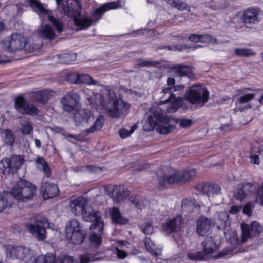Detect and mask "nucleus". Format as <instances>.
Returning a JSON list of instances; mask_svg holds the SVG:
<instances>
[{"mask_svg": "<svg viewBox=\"0 0 263 263\" xmlns=\"http://www.w3.org/2000/svg\"><path fill=\"white\" fill-rule=\"evenodd\" d=\"M55 59H59L60 63L68 64L76 59V55L65 54L64 55H58L54 57Z\"/></svg>", "mask_w": 263, "mask_h": 263, "instance_id": "nucleus-42", "label": "nucleus"}, {"mask_svg": "<svg viewBox=\"0 0 263 263\" xmlns=\"http://www.w3.org/2000/svg\"><path fill=\"white\" fill-rule=\"evenodd\" d=\"M235 55L238 57H248L250 56H254L256 53L250 48H236L234 50Z\"/></svg>", "mask_w": 263, "mask_h": 263, "instance_id": "nucleus-37", "label": "nucleus"}, {"mask_svg": "<svg viewBox=\"0 0 263 263\" xmlns=\"http://www.w3.org/2000/svg\"><path fill=\"white\" fill-rule=\"evenodd\" d=\"M87 101L92 107L106 111L111 117L118 118L124 115L129 106L117 97L108 86H104L102 93H93Z\"/></svg>", "mask_w": 263, "mask_h": 263, "instance_id": "nucleus-3", "label": "nucleus"}, {"mask_svg": "<svg viewBox=\"0 0 263 263\" xmlns=\"http://www.w3.org/2000/svg\"><path fill=\"white\" fill-rule=\"evenodd\" d=\"M251 162L252 163L255 164H258L259 163V159L258 155H253L250 157Z\"/></svg>", "mask_w": 263, "mask_h": 263, "instance_id": "nucleus-61", "label": "nucleus"}, {"mask_svg": "<svg viewBox=\"0 0 263 263\" xmlns=\"http://www.w3.org/2000/svg\"><path fill=\"white\" fill-rule=\"evenodd\" d=\"M87 202L86 198L79 197L69 201V208L75 215L81 214L84 220L94 222L90 227L89 240L93 246L99 247L102 242L101 235L103 233L104 223L100 212L87 205Z\"/></svg>", "mask_w": 263, "mask_h": 263, "instance_id": "nucleus-2", "label": "nucleus"}, {"mask_svg": "<svg viewBox=\"0 0 263 263\" xmlns=\"http://www.w3.org/2000/svg\"><path fill=\"white\" fill-rule=\"evenodd\" d=\"M199 37L200 35L196 34H192L189 37V39L192 41L194 42H199Z\"/></svg>", "mask_w": 263, "mask_h": 263, "instance_id": "nucleus-60", "label": "nucleus"}, {"mask_svg": "<svg viewBox=\"0 0 263 263\" xmlns=\"http://www.w3.org/2000/svg\"><path fill=\"white\" fill-rule=\"evenodd\" d=\"M53 92L50 90H41L34 92L33 97L36 102L44 103L53 96Z\"/></svg>", "mask_w": 263, "mask_h": 263, "instance_id": "nucleus-29", "label": "nucleus"}, {"mask_svg": "<svg viewBox=\"0 0 263 263\" xmlns=\"http://www.w3.org/2000/svg\"><path fill=\"white\" fill-rule=\"evenodd\" d=\"M21 132L23 135H29L33 131V127L28 120H23L21 123Z\"/></svg>", "mask_w": 263, "mask_h": 263, "instance_id": "nucleus-40", "label": "nucleus"}, {"mask_svg": "<svg viewBox=\"0 0 263 263\" xmlns=\"http://www.w3.org/2000/svg\"><path fill=\"white\" fill-rule=\"evenodd\" d=\"M37 254L35 253V259L33 263H54L55 261V256L51 255H39L36 257Z\"/></svg>", "mask_w": 263, "mask_h": 263, "instance_id": "nucleus-34", "label": "nucleus"}, {"mask_svg": "<svg viewBox=\"0 0 263 263\" xmlns=\"http://www.w3.org/2000/svg\"><path fill=\"white\" fill-rule=\"evenodd\" d=\"M131 130H132V129H130V130H127L125 128H122L119 131V134H120V137L122 138H126L128 137L130 135Z\"/></svg>", "mask_w": 263, "mask_h": 263, "instance_id": "nucleus-57", "label": "nucleus"}, {"mask_svg": "<svg viewBox=\"0 0 263 263\" xmlns=\"http://www.w3.org/2000/svg\"><path fill=\"white\" fill-rule=\"evenodd\" d=\"M168 4L172 7L180 10L190 9V7L183 1L181 0H164Z\"/></svg>", "mask_w": 263, "mask_h": 263, "instance_id": "nucleus-33", "label": "nucleus"}, {"mask_svg": "<svg viewBox=\"0 0 263 263\" xmlns=\"http://www.w3.org/2000/svg\"><path fill=\"white\" fill-rule=\"evenodd\" d=\"M183 219L180 215H177L162 224V229L167 234L178 231L183 223Z\"/></svg>", "mask_w": 263, "mask_h": 263, "instance_id": "nucleus-19", "label": "nucleus"}, {"mask_svg": "<svg viewBox=\"0 0 263 263\" xmlns=\"http://www.w3.org/2000/svg\"><path fill=\"white\" fill-rule=\"evenodd\" d=\"M196 173V171L194 168L180 172L174 171L159 176L158 181L159 185L165 188L173 183L182 184L189 182L194 178Z\"/></svg>", "mask_w": 263, "mask_h": 263, "instance_id": "nucleus-5", "label": "nucleus"}, {"mask_svg": "<svg viewBox=\"0 0 263 263\" xmlns=\"http://www.w3.org/2000/svg\"><path fill=\"white\" fill-rule=\"evenodd\" d=\"M79 74L77 73H72L67 75L66 80L73 84H79Z\"/></svg>", "mask_w": 263, "mask_h": 263, "instance_id": "nucleus-48", "label": "nucleus"}, {"mask_svg": "<svg viewBox=\"0 0 263 263\" xmlns=\"http://www.w3.org/2000/svg\"><path fill=\"white\" fill-rule=\"evenodd\" d=\"M98 259L96 255L85 253L80 256L79 260L77 262H75L71 257L64 256L55 260V263H90Z\"/></svg>", "mask_w": 263, "mask_h": 263, "instance_id": "nucleus-21", "label": "nucleus"}, {"mask_svg": "<svg viewBox=\"0 0 263 263\" xmlns=\"http://www.w3.org/2000/svg\"><path fill=\"white\" fill-rule=\"evenodd\" d=\"M175 128V126L173 125H158L157 127V132L161 134H167L173 132Z\"/></svg>", "mask_w": 263, "mask_h": 263, "instance_id": "nucleus-43", "label": "nucleus"}, {"mask_svg": "<svg viewBox=\"0 0 263 263\" xmlns=\"http://www.w3.org/2000/svg\"><path fill=\"white\" fill-rule=\"evenodd\" d=\"M38 36L43 39L52 40L55 37L54 29L48 24H41L37 30Z\"/></svg>", "mask_w": 263, "mask_h": 263, "instance_id": "nucleus-26", "label": "nucleus"}, {"mask_svg": "<svg viewBox=\"0 0 263 263\" xmlns=\"http://www.w3.org/2000/svg\"><path fill=\"white\" fill-rule=\"evenodd\" d=\"M241 209V207L240 206L238 205H233L231 208L229 213L231 214H235L238 213Z\"/></svg>", "mask_w": 263, "mask_h": 263, "instance_id": "nucleus-58", "label": "nucleus"}, {"mask_svg": "<svg viewBox=\"0 0 263 263\" xmlns=\"http://www.w3.org/2000/svg\"><path fill=\"white\" fill-rule=\"evenodd\" d=\"M182 99L180 98H176L174 94H171L169 97L164 100L160 101L161 104L171 103L170 110L172 112H175L179 108Z\"/></svg>", "mask_w": 263, "mask_h": 263, "instance_id": "nucleus-27", "label": "nucleus"}, {"mask_svg": "<svg viewBox=\"0 0 263 263\" xmlns=\"http://www.w3.org/2000/svg\"><path fill=\"white\" fill-rule=\"evenodd\" d=\"M253 205L251 202H248L245 204L243 209V213L248 215H251L252 212Z\"/></svg>", "mask_w": 263, "mask_h": 263, "instance_id": "nucleus-54", "label": "nucleus"}, {"mask_svg": "<svg viewBox=\"0 0 263 263\" xmlns=\"http://www.w3.org/2000/svg\"><path fill=\"white\" fill-rule=\"evenodd\" d=\"M13 203V200L9 192L0 194V212L5 208L10 207Z\"/></svg>", "mask_w": 263, "mask_h": 263, "instance_id": "nucleus-28", "label": "nucleus"}, {"mask_svg": "<svg viewBox=\"0 0 263 263\" xmlns=\"http://www.w3.org/2000/svg\"><path fill=\"white\" fill-rule=\"evenodd\" d=\"M235 196L236 199L241 200L247 196V195L244 192L243 189L241 188L237 190Z\"/></svg>", "mask_w": 263, "mask_h": 263, "instance_id": "nucleus-56", "label": "nucleus"}, {"mask_svg": "<svg viewBox=\"0 0 263 263\" xmlns=\"http://www.w3.org/2000/svg\"><path fill=\"white\" fill-rule=\"evenodd\" d=\"M58 6L62 4L64 12L72 18L77 30H85L95 25L107 11L117 9L122 7L121 2H112L105 3L100 8L96 9L91 15L83 13L78 0H55Z\"/></svg>", "mask_w": 263, "mask_h": 263, "instance_id": "nucleus-1", "label": "nucleus"}, {"mask_svg": "<svg viewBox=\"0 0 263 263\" xmlns=\"http://www.w3.org/2000/svg\"><path fill=\"white\" fill-rule=\"evenodd\" d=\"M211 227V221L205 216H201L196 222V232L200 236H204Z\"/></svg>", "mask_w": 263, "mask_h": 263, "instance_id": "nucleus-25", "label": "nucleus"}, {"mask_svg": "<svg viewBox=\"0 0 263 263\" xmlns=\"http://www.w3.org/2000/svg\"><path fill=\"white\" fill-rule=\"evenodd\" d=\"M196 202L194 200L192 199H183L182 201L181 209L183 212L186 213H192L194 209L198 207L196 205Z\"/></svg>", "mask_w": 263, "mask_h": 263, "instance_id": "nucleus-32", "label": "nucleus"}, {"mask_svg": "<svg viewBox=\"0 0 263 263\" xmlns=\"http://www.w3.org/2000/svg\"><path fill=\"white\" fill-rule=\"evenodd\" d=\"M65 235L68 241L74 245H79L83 242L86 233L81 228L80 222L76 219H72L66 226Z\"/></svg>", "mask_w": 263, "mask_h": 263, "instance_id": "nucleus-10", "label": "nucleus"}, {"mask_svg": "<svg viewBox=\"0 0 263 263\" xmlns=\"http://www.w3.org/2000/svg\"><path fill=\"white\" fill-rule=\"evenodd\" d=\"M162 92L164 95L169 94L170 96L171 94H173V88L172 87H167L166 88H164L162 89Z\"/></svg>", "mask_w": 263, "mask_h": 263, "instance_id": "nucleus-62", "label": "nucleus"}, {"mask_svg": "<svg viewBox=\"0 0 263 263\" xmlns=\"http://www.w3.org/2000/svg\"><path fill=\"white\" fill-rule=\"evenodd\" d=\"M209 39H210V35L209 34L200 35L199 42L209 43Z\"/></svg>", "mask_w": 263, "mask_h": 263, "instance_id": "nucleus-59", "label": "nucleus"}, {"mask_svg": "<svg viewBox=\"0 0 263 263\" xmlns=\"http://www.w3.org/2000/svg\"><path fill=\"white\" fill-rule=\"evenodd\" d=\"M41 192L44 199L53 198L58 195L59 190L54 183L43 182L41 186Z\"/></svg>", "mask_w": 263, "mask_h": 263, "instance_id": "nucleus-22", "label": "nucleus"}, {"mask_svg": "<svg viewBox=\"0 0 263 263\" xmlns=\"http://www.w3.org/2000/svg\"><path fill=\"white\" fill-rule=\"evenodd\" d=\"M26 43L23 36L20 34L13 33L1 43V47L4 51L13 52L23 49Z\"/></svg>", "mask_w": 263, "mask_h": 263, "instance_id": "nucleus-13", "label": "nucleus"}, {"mask_svg": "<svg viewBox=\"0 0 263 263\" xmlns=\"http://www.w3.org/2000/svg\"><path fill=\"white\" fill-rule=\"evenodd\" d=\"M79 84H85L88 85H100L99 83L93 80L92 77L87 74H79Z\"/></svg>", "mask_w": 263, "mask_h": 263, "instance_id": "nucleus-35", "label": "nucleus"}, {"mask_svg": "<svg viewBox=\"0 0 263 263\" xmlns=\"http://www.w3.org/2000/svg\"><path fill=\"white\" fill-rule=\"evenodd\" d=\"M105 216L111 217L114 223L125 224L127 222V219L122 217L118 208L112 207L106 209L105 210Z\"/></svg>", "mask_w": 263, "mask_h": 263, "instance_id": "nucleus-24", "label": "nucleus"}, {"mask_svg": "<svg viewBox=\"0 0 263 263\" xmlns=\"http://www.w3.org/2000/svg\"><path fill=\"white\" fill-rule=\"evenodd\" d=\"M255 201L263 206V183L258 187Z\"/></svg>", "mask_w": 263, "mask_h": 263, "instance_id": "nucleus-45", "label": "nucleus"}, {"mask_svg": "<svg viewBox=\"0 0 263 263\" xmlns=\"http://www.w3.org/2000/svg\"><path fill=\"white\" fill-rule=\"evenodd\" d=\"M190 47L186 45H182V46H179V45H175L174 47H171L168 46H161L158 47L159 49H165L168 50H178L179 51H182L186 49L189 48Z\"/></svg>", "mask_w": 263, "mask_h": 263, "instance_id": "nucleus-46", "label": "nucleus"}, {"mask_svg": "<svg viewBox=\"0 0 263 263\" xmlns=\"http://www.w3.org/2000/svg\"><path fill=\"white\" fill-rule=\"evenodd\" d=\"M6 255L12 259H18L25 263H33L35 259V252L29 248L22 246L6 247Z\"/></svg>", "mask_w": 263, "mask_h": 263, "instance_id": "nucleus-9", "label": "nucleus"}, {"mask_svg": "<svg viewBox=\"0 0 263 263\" xmlns=\"http://www.w3.org/2000/svg\"><path fill=\"white\" fill-rule=\"evenodd\" d=\"M27 231L39 240H44L46 237V229L49 228V223L46 218L36 219L33 223H27Z\"/></svg>", "mask_w": 263, "mask_h": 263, "instance_id": "nucleus-12", "label": "nucleus"}, {"mask_svg": "<svg viewBox=\"0 0 263 263\" xmlns=\"http://www.w3.org/2000/svg\"><path fill=\"white\" fill-rule=\"evenodd\" d=\"M196 189L202 194H206L209 197H213L220 193V187L217 184L204 183L199 184Z\"/></svg>", "mask_w": 263, "mask_h": 263, "instance_id": "nucleus-23", "label": "nucleus"}, {"mask_svg": "<svg viewBox=\"0 0 263 263\" xmlns=\"http://www.w3.org/2000/svg\"><path fill=\"white\" fill-rule=\"evenodd\" d=\"M242 231L240 242H246L248 239L258 236L262 232L261 226L256 221L251 222L250 224L242 223L241 224Z\"/></svg>", "mask_w": 263, "mask_h": 263, "instance_id": "nucleus-16", "label": "nucleus"}, {"mask_svg": "<svg viewBox=\"0 0 263 263\" xmlns=\"http://www.w3.org/2000/svg\"><path fill=\"white\" fill-rule=\"evenodd\" d=\"M36 187L31 183L22 179L13 185L10 194L13 200L24 201L33 197L36 193Z\"/></svg>", "mask_w": 263, "mask_h": 263, "instance_id": "nucleus-6", "label": "nucleus"}, {"mask_svg": "<svg viewBox=\"0 0 263 263\" xmlns=\"http://www.w3.org/2000/svg\"><path fill=\"white\" fill-rule=\"evenodd\" d=\"M73 118L77 125L85 126L93 119V115L89 109H76Z\"/></svg>", "mask_w": 263, "mask_h": 263, "instance_id": "nucleus-20", "label": "nucleus"}, {"mask_svg": "<svg viewBox=\"0 0 263 263\" xmlns=\"http://www.w3.org/2000/svg\"><path fill=\"white\" fill-rule=\"evenodd\" d=\"M254 97V93H247L240 97L238 100V102L241 104L246 103L253 99Z\"/></svg>", "mask_w": 263, "mask_h": 263, "instance_id": "nucleus-47", "label": "nucleus"}, {"mask_svg": "<svg viewBox=\"0 0 263 263\" xmlns=\"http://www.w3.org/2000/svg\"><path fill=\"white\" fill-rule=\"evenodd\" d=\"M24 162V157L22 155H14L10 158H4L0 162V169L3 174L8 175L10 179L13 173L20 168Z\"/></svg>", "mask_w": 263, "mask_h": 263, "instance_id": "nucleus-11", "label": "nucleus"}, {"mask_svg": "<svg viewBox=\"0 0 263 263\" xmlns=\"http://www.w3.org/2000/svg\"><path fill=\"white\" fill-rule=\"evenodd\" d=\"M26 5L30 6L41 18L47 17L59 32L63 31V24L55 18L52 12L46 9L43 5L36 0H27Z\"/></svg>", "mask_w": 263, "mask_h": 263, "instance_id": "nucleus-8", "label": "nucleus"}, {"mask_svg": "<svg viewBox=\"0 0 263 263\" xmlns=\"http://www.w3.org/2000/svg\"><path fill=\"white\" fill-rule=\"evenodd\" d=\"M201 245L202 247V251L188 253L187 257L190 259L204 260L211 258L218 259L229 254L231 252L229 250L224 249L219 252L217 254L214 255V253L218 250L219 247L212 237H206Z\"/></svg>", "mask_w": 263, "mask_h": 263, "instance_id": "nucleus-4", "label": "nucleus"}, {"mask_svg": "<svg viewBox=\"0 0 263 263\" xmlns=\"http://www.w3.org/2000/svg\"><path fill=\"white\" fill-rule=\"evenodd\" d=\"M104 192L113 200L115 203L125 201L129 197L130 192L123 185H107L104 187Z\"/></svg>", "mask_w": 263, "mask_h": 263, "instance_id": "nucleus-14", "label": "nucleus"}, {"mask_svg": "<svg viewBox=\"0 0 263 263\" xmlns=\"http://www.w3.org/2000/svg\"><path fill=\"white\" fill-rule=\"evenodd\" d=\"M179 125L183 128H187L190 127L193 123L191 119H183L179 120Z\"/></svg>", "mask_w": 263, "mask_h": 263, "instance_id": "nucleus-52", "label": "nucleus"}, {"mask_svg": "<svg viewBox=\"0 0 263 263\" xmlns=\"http://www.w3.org/2000/svg\"><path fill=\"white\" fill-rule=\"evenodd\" d=\"M115 253L119 259H124L128 255V253L125 249V246L123 241H120L119 245L116 247Z\"/></svg>", "mask_w": 263, "mask_h": 263, "instance_id": "nucleus-39", "label": "nucleus"}, {"mask_svg": "<svg viewBox=\"0 0 263 263\" xmlns=\"http://www.w3.org/2000/svg\"><path fill=\"white\" fill-rule=\"evenodd\" d=\"M254 184L250 182H244L242 184L241 188L247 196L252 192Z\"/></svg>", "mask_w": 263, "mask_h": 263, "instance_id": "nucleus-49", "label": "nucleus"}, {"mask_svg": "<svg viewBox=\"0 0 263 263\" xmlns=\"http://www.w3.org/2000/svg\"><path fill=\"white\" fill-rule=\"evenodd\" d=\"M209 98L208 89L200 85H195L185 93L184 99L197 107H200L205 103Z\"/></svg>", "mask_w": 263, "mask_h": 263, "instance_id": "nucleus-7", "label": "nucleus"}, {"mask_svg": "<svg viewBox=\"0 0 263 263\" xmlns=\"http://www.w3.org/2000/svg\"><path fill=\"white\" fill-rule=\"evenodd\" d=\"M261 11L259 8L251 7L243 11L242 22L244 26L251 29L256 25L261 20L260 17Z\"/></svg>", "mask_w": 263, "mask_h": 263, "instance_id": "nucleus-15", "label": "nucleus"}, {"mask_svg": "<svg viewBox=\"0 0 263 263\" xmlns=\"http://www.w3.org/2000/svg\"><path fill=\"white\" fill-rule=\"evenodd\" d=\"M4 134L5 142L8 145H12L14 141V137L12 132L10 130H5Z\"/></svg>", "mask_w": 263, "mask_h": 263, "instance_id": "nucleus-44", "label": "nucleus"}, {"mask_svg": "<svg viewBox=\"0 0 263 263\" xmlns=\"http://www.w3.org/2000/svg\"><path fill=\"white\" fill-rule=\"evenodd\" d=\"M137 65L140 67L154 66L156 65V63L151 61L142 60L137 64Z\"/></svg>", "mask_w": 263, "mask_h": 263, "instance_id": "nucleus-55", "label": "nucleus"}, {"mask_svg": "<svg viewBox=\"0 0 263 263\" xmlns=\"http://www.w3.org/2000/svg\"><path fill=\"white\" fill-rule=\"evenodd\" d=\"M35 165L37 169L44 173V177L48 178L50 176V169L45 159L38 157L35 160Z\"/></svg>", "mask_w": 263, "mask_h": 263, "instance_id": "nucleus-30", "label": "nucleus"}, {"mask_svg": "<svg viewBox=\"0 0 263 263\" xmlns=\"http://www.w3.org/2000/svg\"><path fill=\"white\" fill-rule=\"evenodd\" d=\"M104 121V117L102 116H99L96 119L93 126L88 129V132L90 133L100 129L103 126Z\"/></svg>", "mask_w": 263, "mask_h": 263, "instance_id": "nucleus-41", "label": "nucleus"}, {"mask_svg": "<svg viewBox=\"0 0 263 263\" xmlns=\"http://www.w3.org/2000/svg\"><path fill=\"white\" fill-rule=\"evenodd\" d=\"M218 219L220 221V224L224 225L229 219V215L225 212H221L219 213Z\"/></svg>", "mask_w": 263, "mask_h": 263, "instance_id": "nucleus-53", "label": "nucleus"}, {"mask_svg": "<svg viewBox=\"0 0 263 263\" xmlns=\"http://www.w3.org/2000/svg\"><path fill=\"white\" fill-rule=\"evenodd\" d=\"M172 88H173V92H174V91H176L182 90L184 88V86L182 85H174V87H172Z\"/></svg>", "mask_w": 263, "mask_h": 263, "instance_id": "nucleus-64", "label": "nucleus"}, {"mask_svg": "<svg viewBox=\"0 0 263 263\" xmlns=\"http://www.w3.org/2000/svg\"><path fill=\"white\" fill-rule=\"evenodd\" d=\"M79 96L76 93H68L61 100L63 109L68 112L74 111L80 106Z\"/></svg>", "mask_w": 263, "mask_h": 263, "instance_id": "nucleus-17", "label": "nucleus"}, {"mask_svg": "<svg viewBox=\"0 0 263 263\" xmlns=\"http://www.w3.org/2000/svg\"><path fill=\"white\" fill-rule=\"evenodd\" d=\"M15 106L16 110L20 112L31 116L37 115L39 111L33 104L27 103L21 96L16 98Z\"/></svg>", "mask_w": 263, "mask_h": 263, "instance_id": "nucleus-18", "label": "nucleus"}, {"mask_svg": "<svg viewBox=\"0 0 263 263\" xmlns=\"http://www.w3.org/2000/svg\"><path fill=\"white\" fill-rule=\"evenodd\" d=\"M156 118L155 117L149 116L143 125V129L146 132L153 130L156 125Z\"/></svg>", "mask_w": 263, "mask_h": 263, "instance_id": "nucleus-38", "label": "nucleus"}, {"mask_svg": "<svg viewBox=\"0 0 263 263\" xmlns=\"http://www.w3.org/2000/svg\"><path fill=\"white\" fill-rule=\"evenodd\" d=\"M175 84V79L174 78H168L167 80L168 87H174Z\"/></svg>", "mask_w": 263, "mask_h": 263, "instance_id": "nucleus-63", "label": "nucleus"}, {"mask_svg": "<svg viewBox=\"0 0 263 263\" xmlns=\"http://www.w3.org/2000/svg\"><path fill=\"white\" fill-rule=\"evenodd\" d=\"M133 204L138 210H141L144 206L143 199L138 197L134 198L133 200Z\"/></svg>", "mask_w": 263, "mask_h": 263, "instance_id": "nucleus-51", "label": "nucleus"}, {"mask_svg": "<svg viewBox=\"0 0 263 263\" xmlns=\"http://www.w3.org/2000/svg\"><path fill=\"white\" fill-rule=\"evenodd\" d=\"M141 229L142 232L145 234H152L154 230V227L150 223H146L144 226H141Z\"/></svg>", "mask_w": 263, "mask_h": 263, "instance_id": "nucleus-50", "label": "nucleus"}, {"mask_svg": "<svg viewBox=\"0 0 263 263\" xmlns=\"http://www.w3.org/2000/svg\"><path fill=\"white\" fill-rule=\"evenodd\" d=\"M146 250L156 256L160 254L161 250L158 249L150 238L146 237L143 240Z\"/></svg>", "mask_w": 263, "mask_h": 263, "instance_id": "nucleus-31", "label": "nucleus"}, {"mask_svg": "<svg viewBox=\"0 0 263 263\" xmlns=\"http://www.w3.org/2000/svg\"><path fill=\"white\" fill-rule=\"evenodd\" d=\"M192 68V66L184 64H176L173 66V69L180 76H187L188 71Z\"/></svg>", "mask_w": 263, "mask_h": 263, "instance_id": "nucleus-36", "label": "nucleus"}]
</instances>
